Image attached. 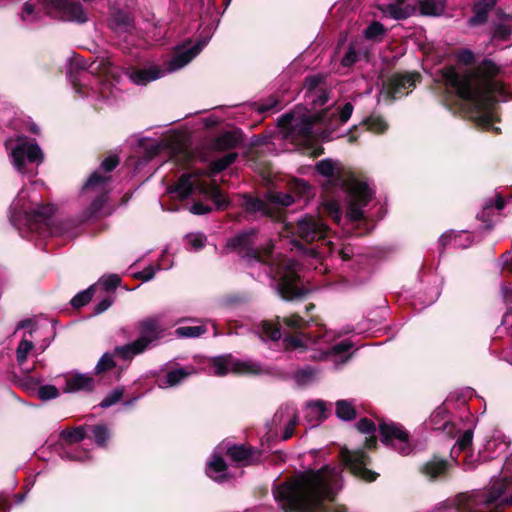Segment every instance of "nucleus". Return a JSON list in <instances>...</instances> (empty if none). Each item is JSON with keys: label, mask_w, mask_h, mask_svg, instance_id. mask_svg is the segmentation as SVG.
<instances>
[{"label": "nucleus", "mask_w": 512, "mask_h": 512, "mask_svg": "<svg viewBox=\"0 0 512 512\" xmlns=\"http://www.w3.org/2000/svg\"><path fill=\"white\" fill-rule=\"evenodd\" d=\"M340 488L341 469L325 466L279 485L274 497L285 512H326V502L332 501Z\"/></svg>", "instance_id": "nucleus-1"}, {"label": "nucleus", "mask_w": 512, "mask_h": 512, "mask_svg": "<svg viewBox=\"0 0 512 512\" xmlns=\"http://www.w3.org/2000/svg\"><path fill=\"white\" fill-rule=\"evenodd\" d=\"M229 245L238 250L247 265L263 263L269 274L278 276V290L282 298L289 300L301 294L297 286L299 264L293 259L274 258L272 244H268L260 250L256 247L254 231L237 235L229 241Z\"/></svg>", "instance_id": "nucleus-2"}, {"label": "nucleus", "mask_w": 512, "mask_h": 512, "mask_svg": "<svg viewBox=\"0 0 512 512\" xmlns=\"http://www.w3.org/2000/svg\"><path fill=\"white\" fill-rule=\"evenodd\" d=\"M497 73L498 68L493 62L484 61L474 70L459 71L453 66L445 67L442 77L461 98L480 109L492 100V93L504 91L501 83L492 80Z\"/></svg>", "instance_id": "nucleus-3"}, {"label": "nucleus", "mask_w": 512, "mask_h": 512, "mask_svg": "<svg viewBox=\"0 0 512 512\" xmlns=\"http://www.w3.org/2000/svg\"><path fill=\"white\" fill-rule=\"evenodd\" d=\"M202 44L184 45L178 47L172 58L166 62L165 68L150 66L143 69H127L126 75L136 85H146L151 81L163 77L166 73L174 72L186 66L201 51Z\"/></svg>", "instance_id": "nucleus-4"}, {"label": "nucleus", "mask_w": 512, "mask_h": 512, "mask_svg": "<svg viewBox=\"0 0 512 512\" xmlns=\"http://www.w3.org/2000/svg\"><path fill=\"white\" fill-rule=\"evenodd\" d=\"M138 337L125 345L115 348V354L123 360H132L135 356L144 353L164 336V327L161 319L156 316L146 317L135 324Z\"/></svg>", "instance_id": "nucleus-5"}, {"label": "nucleus", "mask_w": 512, "mask_h": 512, "mask_svg": "<svg viewBox=\"0 0 512 512\" xmlns=\"http://www.w3.org/2000/svg\"><path fill=\"white\" fill-rule=\"evenodd\" d=\"M10 221L19 230L22 226L27 227L29 231H39L46 224L53 213L51 206H28L23 192L13 201L10 207Z\"/></svg>", "instance_id": "nucleus-6"}, {"label": "nucleus", "mask_w": 512, "mask_h": 512, "mask_svg": "<svg viewBox=\"0 0 512 512\" xmlns=\"http://www.w3.org/2000/svg\"><path fill=\"white\" fill-rule=\"evenodd\" d=\"M477 506L483 508L471 512H493L512 504V481L499 479L492 483L487 492L478 494L474 500Z\"/></svg>", "instance_id": "nucleus-7"}, {"label": "nucleus", "mask_w": 512, "mask_h": 512, "mask_svg": "<svg viewBox=\"0 0 512 512\" xmlns=\"http://www.w3.org/2000/svg\"><path fill=\"white\" fill-rule=\"evenodd\" d=\"M5 147L10 150V157L14 167L20 172L25 173V159L30 163L40 164L43 161V153L40 147L34 143H28L23 136L13 139H8L5 142Z\"/></svg>", "instance_id": "nucleus-8"}, {"label": "nucleus", "mask_w": 512, "mask_h": 512, "mask_svg": "<svg viewBox=\"0 0 512 512\" xmlns=\"http://www.w3.org/2000/svg\"><path fill=\"white\" fill-rule=\"evenodd\" d=\"M285 346L288 349H300V350H308L313 349L318 351V354H312V359H325L330 353L339 354L344 351H347L349 346L346 344H337L330 348L329 340H316L312 339L308 335H295L288 336L284 338Z\"/></svg>", "instance_id": "nucleus-9"}, {"label": "nucleus", "mask_w": 512, "mask_h": 512, "mask_svg": "<svg viewBox=\"0 0 512 512\" xmlns=\"http://www.w3.org/2000/svg\"><path fill=\"white\" fill-rule=\"evenodd\" d=\"M111 177L94 172L83 187L82 193L88 199H93L87 212V218L98 216L107 200L108 183Z\"/></svg>", "instance_id": "nucleus-10"}, {"label": "nucleus", "mask_w": 512, "mask_h": 512, "mask_svg": "<svg viewBox=\"0 0 512 512\" xmlns=\"http://www.w3.org/2000/svg\"><path fill=\"white\" fill-rule=\"evenodd\" d=\"M348 192V207L346 216L350 221H357L363 217V207L371 200L372 193L366 183L355 178L345 183Z\"/></svg>", "instance_id": "nucleus-11"}, {"label": "nucleus", "mask_w": 512, "mask_h": 512, "mask_svg": "<svg viewBox=\"0 0 512 512\" xmlns=\"http://www.w3.org/2000/svg\"><path fill=\"white\" fill-rule=\"evenodd\" d=\"M211 369L214 375L224 376L228 373L254 375L261 372L259 364L247 360H239L232 355L218 356L212 359Z\"/></svg>", "instance_id": "nucleus-12"}, {"label": "nucleus", "mask_w": 512, "mask_h": 512, "mask_svg": "<svg viewBox=\"0 0 512 512\" xmlns=\"http://www.w3.org/2000/svg\"><path fill=\"white\" fill-rule=\"evenodd\" d=\"M382 441L391 445L399 453L407 455L411 452L408 433L395 423H381L379 425Z\"/></svg>", "instance_id": "nucleus-13"}, {"label": "nucleus", "mask_w": 512, "mask_h": 512, "mask_svg": "<svg viewBox=\"0 0 512 512\" xmlns=\"http://www.w3.org/2000/svg\"><path fill=\"white\" fill-rule=\"evenodd\" d=\"M341 457L354 475L366 481H374L376 479V474L366 468L369 458L363 450L349 451L348 449H343Z\"/></svg>", "instance_id": "nucleus-14"}, {"label": "nucleus", "mask_w": 512, "mask_h": 512, "mask_svg": "<svg viewBox=\"0 0 512 512\" xmlns=\"http://www.w3.org/2000/svg\"><path fill=\"white\" fill-rule=\"evenodd\" d=\"M324 116V114H320L311 117L306 113L298 115L293 112L283 115L280 122L283 126L298 130L303 138L308 139L313 134V122L322 120Z\"/></svg>", "instance_id": "nucleus-15"}, {"label": "nucleus", "mask_w": 512, "mask_h": 512, "mask_svg": "<svg viewBox=\"0 0 512 512\" xmlns=\"http://www.w3.org/2000/svg\"><path fill=\"white\" fill-rule=\"evenodd\" d=\"M328 228L322 220L314 216H305L297 222V233L299 237L307 242L323 239Z\"/></svg>", "instance_id": "nucleus-16"}, {"label": "nucleus", "mask_w": 512, "mask_h": 512, "mask_svg": "<svg viewBox=\"0 0 512 512\" xmlns=\"http://www.w3.org/2000/svg\"><path fill=\"white\" fill-rule=\"evenodd\" d=\"M50 4L61 13L64 20L76 21L79 23L87 21L86 13L82 5L78 2H72L70 0H50Z\"/></svg>", "instance_id": "nucleus-17"}, {"label": "nucleus", "mask_w": 512, "mask_h": 512, "mask_svg": "<svg viewBox=\"0 0 512 512\" xmlns=\"http://www.w3.org/2000/svg\"><path fill=\"white\" fill-rule=\"evenodd\" d=\"M65 393L91 392L95 387V380L92 376L83 373L71 372L64 376Z\"/></svg>", "instance_id": "nucleus-18"}, {"label": "nucleus", "mask_w": 512, "mask_h": 512, "mask_svg": "<svg viewBox=\"0 0 512 512\" xmlns=\"http://www.w3.org/2000/svg\"><path fill=\"white\" fill-rule=\"evenodd\" d=\"M418 76V74L394 75L387 84L388 94L394 99L408 94V91L414 87Z\"/></svg>", "instance_id": "nucleus-19"}, {"label": "nucleus", "mask_w": 512, "mask_h": 512, "mask_svg": "<svg viewBox=\"0 0 512 512\" xmlns=\"http://www.w3.org/2000/svg\"><path fill=\"white\" fill-rule=\"evenodd\" d=\"M201 175L200 172L183 174L171 192L177 193L181 199L190 195L194 187L201 192H206V186L200 181Z\"/></svg>", "instance_id": "nucleus-20"}, {"label": "nucleus", "mask_w": 512, "mask_h": 512, "mask_svg": "<svg viewBox=\"0 0 512 512\" xmlns=\"http://www.w3.org/2000/svg\"><path fill=\"white\" fill-rule=\"evenodd\" d=\"M196 373L193 366L179 367L167 372V374L159 379V386L161 388H169L178 385L189 376Z\"/></svg>", "instance_id": "nucleus-21"}, {"label": "nucleus", "mask_w": 512, "mask_h": 512, "mask_svg": "<svg viewBox=\"0 0 512 512\" xmlns=\"http://www.w3.org/2000/svg\"><path fill=\"white\" fill-rule=\"evenodd\" d=\"M326 408L322 401L308 403L305 409V420L310 427L318 426L326 418Z\"/></svg>", "instance_id": "nucleus-22"}, {"label": "nucleus", "mask_w": 512, "mask_h": 512, "mask_svg": "<svg viewBox=\"0 0 512 512\" xmlns=\"http://www.w3.org/2000/svg\"><path fill=\"white\" fill-rule=\"evenodd\" d=\"M497 0H480L474 6V16L470 22L473 25L483 24L487 21L488 13L495 7Z\"/></svg>", "instance_id": "nucleus-23"}, {"label": "nucleus", "mask_w": 512, "mask_h": 512, "mask_svg": "<svg viewBox=\"0 0 512 512\" xmlns=\"http://www.w3.org/2000/svg\"><path fill=\"white\" fill-rule=\"evenodd\" d=\"M227 465L225 461L214 455L207 465V475L215 481H223L226 478Z\"/></svg>", "instance_id": "nucleus-24"}, {"label": "nucleus", "mask_w": 512, "mask_h": 512, "mask_svg": "<svg viewBox=\"0 0 512 512\" xmlns=\"http://www.w3.org/2000/svg\"><path fill=\"white\" fill-rule=\"evenodd\" d=\"M500 23L496 26L493 32V38L505 41L512 33V16L506 14H499Z\"/></svg>", "instance_id": "nucleus-25"}, {"label": "nucleus", "mask_w": 512, "mask_h": 512, "mask_svg": "<svg viewBox=\"0 0 512 512\" xmlns=\"http://www.w3.org/2000/svg\"><path fill=\"white\" fill-rule=\"evenodd\" d=\"M226 454L234 462L245 465L251 458L252 450L244 445H234L226 449Z\"/></svg>", "instance_id": "nucleus-26"}, {"label": "nucleus", "mask_w": 512, "mask_h": 512, "mask_svg": "<svg viewBox=\"0 0 512 512\" xmlns=\"http://www.w3.org/2000/svg\"><path fill=\"white\" fill-rule=\"evenodd\" d=\"M447 462L437 458H433L427 462L423 468V472L430 478H436L446 472Z\"/></svg>", "instance_id": "nucleus-27"}, {"label": "nucleus", "mask_w": 512, "mask_h": 512, "mask_svg": "<svg viewBox=\"0 0 512 512\" xmlns=\"http://www.w3.org/2000/svg\"><path fill=\"white\" fill-rule=\"evenodd\" d=\"M336 414L342 420H352L356 416L355 407L350 401L339 400L336 403Z\"/></svg>", "instance_id": "nucleus-28"}, {"label": "nucleus", "mask_w": 512, "mask_h": 512, "mask_svg": "<svg viewBox=\"0 0 512 512\" xmlns=\"http://www.w3.org/2000/svg\"><path fill=\"white\" fill-rule=\"evenodd\" d=\"M420 11L424 15L438 16L444 11V3L442 0H423Z\"/></svg>", "instance_id": "nucleus-29"}, {"label": "nucleus", "mask_w": 512, "mask_h": 512, "mask_svg": "<svg viewBox=\"0 0 512 512\" xmlns=\"http://www.w3.org/2000/svg\"><path fill=\"white\" fill-rule=\"evenodd\" d=\"M280 322L278 321V324H273L268 321H263L261 326V332L260 337L262 339H269V340H279L281 338V331L279 328Z\"/></svg>", "instance_id": "nucleus-30"}, {"label": "nucleus", "mask_w": 512, "mask_h": 512, "mask_svg": "<svg viewBox=\"0 0 512 512\" xmlns=\"http://www.w3.org/2000/svg\"><path fill=\"white\" fill-rule=\"evenodd\" d=\"M86 433V428L84 426H78L70 430H63L60 436L67 443L73 444L82 441L86 437Z\"/></svg>", "instance_id": "nucleus-31"}, {"label": "nucleus", "mask_w": 512, "mask_h": 512, "mask_svg": "<svg viewBox=\"0 0 512 512\" xmlns=\"http://www.w3.org/2000/svg\"><path fill=\"white\" fill-rule=\"evenodd\" d=\"M206 331H207V329L203 325L181 326L175 330V334H176V336L181 337V338H197V337L203 335L204 333H206Z\"/></svg>", "instance_id": "nucleus-32"}, {"label": "nucleus", "mask_w": 512, "mask_h": 512, "mask_svg": "<svg viewBox=\"0 0 512 512\" xmlns=\"http://www.w3.org/2000/svg\"><path fill=\"white\" fill-rule=\"evenodd\" d=\"M239 136L234 132H226L216 140V147L219 149H230L239 143Z\"/></svg>", "instance_id": "nucleus-33"}, {"label": "nucleus", "mask_w": 512, "mask_h": 512, "mask_svg": "<svg viewBox=\"0 0 512 512\" xmlns=\"http://www.w3.org/2000/svg\"><path fill=\"white\" fill-rule=\"evenodd\" d=\"M34 348V344L32 341L27 339H22L18 344L16 349V359L19 365H23L30 351Z\"/></svg>", "instance_id": "nucleus-34"}, {"label": "nucleus", "mask_w": 512, "mask_h": 512, "mask_svg": "<svg viewBox=\"0 0 512 512\" xmlns=\"http://www.w3.org/2000/svg\"><path fill=\"white\" fill-rule=\"evenodd\" d=\"M281 323L291 331L302 330L307 325V322L296 314L284 317Z\"/></svg>", "instance_id": "nucleus-35"}, {"label": "nucleus", "mask_w": 512, "mask_h": 512, "mask_svg": "<svg viewBox=\"0 0 512 512\" xmlns=\"http://www.w3.org/2000/svg\"><path fill=\"white\" fill-rule=\"evenodd\" d=\"M91 432L95 443L99 446H104L110 436L108 428L103 424L91 427Z\"/></svg>", "instance_id": "nucleus-36"}, {"label": "nucleus", "mask_w": 512, "mask_h": 512, "mask_svg": "<svg viewBox=\"0 0 512 512\" xmlns=\"http://www.w3.org/2000/svg\"><path fill=\"white\" fill-rule=\"evenodd\" d=\"M324 79L325 78L320 74L306 77L305 82H304V88L307 91V95L314 91L319 90V88H324L323 87Z\"/></svg>", "instance_id": "nucleus-37"}, {"label": "nucleus", "mask_w": 512, "mask_h": 512, "mask_svg": "<svg viewBox=\"0 0 512 512\" xmlns=\"http://www.w3.org/2000/svg\"><path fill=\"white\" fill-rule=\"evenodd\" d=\"M93 293L94 286H90L88 289L78 293L71 300L72 306L75 308H79L86 305L92 299Z\"/></svg>", "instance_id": "nucleus-38"}, {"label": "nucleus", "mask_w": 512, "mask_h": 512, "mask_svg": "<svg viewBox=\"0 0 512 512\" xmlns=\"http://www.w3.org/2000/svg\"><path fill=\"white\" fill-rule=\"evenodd\" d=\"M385 33L384 26L377 21L372 22L364 31V36L369 40H376Z\"/></svg>", "instance_id": "nucleus-39"}, {"label": "nucleus", "mask_w": 512, "mask_h": 512, "mask_svg": "<svg viewBox=\"0 0 512 512\" xmlns=\"http://www.w3.org/2000/svg\"><path fill=\"white\" fill-rule=\"evenodd\" d=\"M366 125L367 129L373 133H383L388 127L385 120L378 116L368 118Z\"/></svg>", "instance_id": "nucleus-40"}, {"label": "nucleus", "mask_w": 512, "mask_h": 512, "mask_svg": "<svg viewBox=\"0 0 512 512\" xmlns=\"http://www.w3.org/2000/svg\"><path fill=\"white\" fill-rule=\"evenodd\" d=\"M237 157L236 153H229L212 163L213 172H220L231 165Z\"/></svg>", "instance_id": "nucleus-41"}, {"label": "nucleus", "mask_w": 512, "mask_h": 512, "mask_svg": "<svg viewBox=\"0 0 512 512\" xmlns=\"http://www.w3.org/2000/svg\"><path fill=\"white\" fill-rule=\"evenodd\" d=\"M269 200L272 203L287 207L290 206L294 199L290 194L282 192H272L269 194Z\"/></svg>", "instance_id": "nucleus-42"}, {"label": "nucleus", "mask_w": 512, "mask_h": 512, "mask_svg": "<svg viewBox=\"0 0 512 512\" xmlns=\"http://www.w3.org/2000/svg\"><path fill=\"white\" fill-rule=\"evenodd\" d=\"M324 209L325 211L331 216V218L339 223L341 220V208L337 201L335 200H329L324 203Z\"/></svg>", "instance_id": "nucleus-43"}, {"label": "nucleus", "mask_w": 512, "mask_h": 512, "mask_svg": "<svg viewBox=\"0 0 512 512\" xmlns=\"http://www.w3.org/2000/svg\"><path fill=\"white\" fill-rule=\"evenodd\" d=\"M115 366L113 356L111 354L105 353L100 360L98 361L95 371L97 374L110 370Z\"/></svg>", "instance_id": "nucleus-44"}, {"label": "nucleus", "mask_w": 512, "mask_h": 512, "mask_svg": "<svg viewBox=\"0 0 512 512\" xmlns=\"http://www.w3.org/2000/svg\"><path fill=\"white\" fill-rule=\"evenodd\" d=\"M308 97L312 101L314 107L324 105L329 98L325 88H319V90L308 94Z\"/></svg>", "instance_id": "nucleus-45"}, {"label": "nucleus", "mask_w": 512, "mask_h": 512, "mask_svg": "<svg viewBox=\"0 0 512 512\" xmlns=\"http://www.w3.org/2000/svg\"><path fill=\"white\" fill-rule=\"evenodd\" d=\"M123 396L122 389H115L110 394H108L100 403V406L103 408L110 407L121 400Z\"/></svg>", "instance_id": "nucleus-46"}, {"label": "nucleus", "mask_w": 512, "mask_h": 512, "mask_svg": "<svg viewBox=\"0 0 512 512\" xmlns=\"http://www.w3.org/2000/svg\"><path fill=\"white\" fill-rule=\"evenodd\" d=\"M385 13L394 19H405L408 16L407 11L396 4L388 5Z\"/></svg>", "instance_id": "nucleus-47"}, {"label": "nucleus", "mask_w": 512, "mask_h": 512, "mask_svg": "<svg viewBox=\"0 0 512 512\" xmlns=\"http://www.w3.org/2000/svg\"><path fill=\"white\" fill-rule=\"evenodd\" d=\"M38 395L42 400H49L58 397L59 391L55 386L46 385L39 388Z\"/></svg>", "instance_id": "nucleus-48"}, {"label": "nucleus", "mask_w": 512, "mask_h": 512, "mask_svg": "<svg viewBox=\"0 0 512 512\" xmlns=\"http://www.w3.org/2000/svg\"><path fill=\"white\" fill-rule=\"evenodd\" d=\"M316 170L319 174L330 177L334 174L335 166L330 160H322L316 165Z\"/></svg>", "instance_id": "nucleus-49"}, {"label": "nucleus", "mask_w": 512, "mask_h": 512, "mask_svg": "<svg viewBox=\"0 0 512 512\" xmlns=\"http://www.w3.org/2000/svg\"><path fill=\"white\" fill-rule=\"evenodd\" d=\"M205 193L210 194L211 198L219 208H222L227 203L225 195L216 187H212L210 190L206 188Z\"/></svg>", "instance_id": "nucleus-50"}, {"label": "nucleus", "mask_w": 512, "mask_h": 512, "mask_svg": "<svg viewBox=\"0 0 512 512\" xmlns=\"http://www.w3.org/2000/svg\"><path fill=\"white\" fill-rule=\"evenodd\" d=\"M205 236L203 234H190L187 236V241L190 247L194 250H198L204 246Z\"/></svg>", "instance_id": "nucleus-51"}, {"label": "nucleus", "mask_w": 512, "mask_h": 512, "mask_svg": "<svg viewBox=\"0 0 512 512\" xmlns=\"http://www.w3.org/2000/svg\"><path fill=\"white\" fill-rule=\"evenodd\" d=\"M100 284L103 285L104 289H114L120 284V278L116 274L108 275L101 278Z\"/></svg>", "instance_id": "nucleus-52"}, {"label": "nucleus", "mask_w": 512, "mask_h": 512, "mask_svg": "<svg viewBox=\"0 0 512 512\" xmlns=\"http://www.w3.org/2000/svg\"><path fill=\"white\" fill-rule=\"evenodd\" d=\"M291 418L289 419V422L285 428V431H284V434H283V439H289L293 436L294 434V428L298 422V417L296 415V413L294 412V410L291 411Z\"/></svg>", "instance_id": "nucleus-53"}, {"label": "nucleus", "mask_w": 512, "mask_h": 512, "mask_svg": "<svg viewBox=\"0 0 512 512\" xmlns=\"http://www.w3.org/2000/svg\"><path fill=\"white\" fill-rule=\"evenodd\" d=\"M356 426L361 433L370 434L375 431L374 423L366 418L361 419Z\"/></svg>", "instance_id": "nucleus-54"}, {"label": "nucleus", "mask_w": 512, "mask_h": 512, "mask_svg": "<svg viewBox=\"0 0 512 512\" xmlns=\"http://www.w3.org/2000/svg\"><path fill=\"white\" fill-rule=\"evenodd\" d=\"M119 161H118V158L116 156H109L107 157L106 159H104L101 163V169L104 171V172H110L112 171L114 168L117 167Z\"/></svg>", "instance_id": "nucleus-55"}, {"label": "nucleus", "mask_w": 512, "mask_h": 512, "mask_svg": "<svg viewBox=\"0 0 512 512\" xmlns=\"http://www.w3.org/2000/svg\"><path fill=\"white\" fill-rule=\"evenodd\" d=\"M473 434L471 431H465L458 439V445L461 450H465L472 444Z\"/></svg>", "instance_id": "nucleus-56"}, {"label": "nucleus", "mask_w": 512, "mask_h": 512, "mask_svg": "<svg viewBox=\"0 0 512 512\" xmlns=\"http://www.w3.org/2000/svg\"><path fill=\"white\" fill-rule=\"evenodd\" d=\"M353 112V106L350 103H346L339 111V120L341 124L346 123L351 117Z\"/></svg>", "instance_id": "nucleus-57"}, {"label": "nucleus", "mask_w": 512, "mask_h": 512, "mask_svg": "<svg viewBox=\"0 0 512 512\" xmlns=\"http://www.w3.org/2000/svg\"><path fill=\"white\" fill-rule=\"evenodd\" d=\"M189 211L195 215H203L209 213L211 211V208L208 205H204L201 202H197L191 205Z\"/></svg>", "instance_id": "nucleus-58"}, {"label": "nucleus", "mask_w": 512, "mask_h": 512, "mask_svg": "<svg viewBox=\"0 0 512 512\" xmlns=\"http://www.w3.org/2000/svg\"><path fill=\"white\" fill-rule=\"evenodd\" d=\"M457 59L464 65H469L474 60V54L470 50H462L457 54Z\"/></svg>", "instance_id": "nucleus-59"}, {"label": "nucleus", "mask_w": 512, "mask_h": 512, "mask_svg": "<svg viewBox=\"0 0 512 512\" xmlns=\"http://www.w3.org/2000/svg\"><path fill=\"white\" fill-rule=\"evenodd\" d=\"M357 55L353 47H350L349 50L346 52L344 57L342 58V65L343 66H351L356 62Z\"/></svg>", "instance_id": "nucleus-60"}, {"label": "nucleus", "mask_w": 512, "mask_h": 512, "mask_svg": "<svg viewBox=\"0 0 512 512\" xmlns=\"http://www.w3.org/2000/svg\"><path fill=\"white\" fill-rule=\"evenodd\" d=\"M478 124L484 128H490L493 124V117L490 112H484L478 117Z\"/></svg>", "instance_id": "nucleus-61"}, {"label": "nucleus", "mask_w": 512, "mask_h": 512, "mask_svg": "<svg viewBox=\"0 0 512 512\" xmlns=\"http://www.w3.org/2000/svg\"><path fill=\"white\" fill-rule=\"evenodd\" d=\"M111 305H112V300L109 298H105L97 304V306L95 307V313L100 314V313L106 311Z\"/></svg>", "instance_id": "nucleus-62"}, {"label": "nucleus", "mask_w": 512, "mask_h": 512, "mask_svg": "<svg viewBox=\"0 0 512 512\" xmlns=\"http://www.w3.org/2000/svg\"><path fill=\"white\" fill-rule=\"evenodd\" d=\"M34 12V6L30 3H25L23 7L22 18L23 20H29L30 16Z\"/></svg>", "instance_id": "nucleus-63"}, {"label": "nucleus", "mask_w": 512, "mask_h": 512, "mask_svg": "<svg viewBox=\"0 0 512 512\" xmlns=\"http://www.w3.org/2000/svg\"><path fill=\"white\" fill-rule=\"evenodd\" d=\"M495 206L498 210H502L505 206V202L500 195H497L496 197Z\"/></svg>", "instance_id": "nucleus-64"}]
</instances>
